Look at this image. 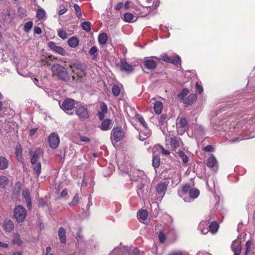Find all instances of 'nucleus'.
Here are the masks:
<instances>
[{
  "label": "nucleus",
  "instance_id": "nucleus-54",
  "mask_svg": "<svg viewBox=\"0 0 255 255\" xmlns=\"http://www.w3.org/2000/svg\"><path fill=\"white\" fill-rule=\"evenodd\" d=\"M188 254L183 250H176L171 252L169 255H188Z\"/></svg>",
  "mask_w": 255,
  "mask_h": 255
},
{
  "label": "nucleus",
  "instance_id": "nucleus-21",
  "mask_svg": "<svg viewBox=\"0 0 255 255\" xmlns=\"http://www.w3.org/2000/svg\"><path fill=\"white\" fill-rule=\"evenodd\" d=\"M130 111L133 115H135V118L140 123L143 128L148 127L146 123L141 115L136 114L133 108H130Z\"/></svg>",
  "mask_w": 255,
  "mask_h": 255
},
{
  "label": "nucleus",
  "instance_id": "nucleus-7",
  "mask_svg": "<svg viewBox=\"0 0 255 255\" xmlns=\"http://www.w3.org/2000/svg\"><path fill=\"white\" fill-rule=\"evenodd\" d=\"M13 216L18 223H22L26 217V210L22 206L18 205L14 209Z\"/></svg>",
  "mask_w": 255,
  "mask_h": 255
},
{
  "label": "nucleus",
  "instance_id": "nucleus-48",
  "mask_svg": "<svg viewBox=\"0 0 255 255\" xmlns=\"http://www.w3.org/2000/svg\"><path fill=\"white\" fill-rule=\"evenodd\" d=\"M155 148H156V149L158 150H160L161 151V153L166 156H168L170 154V152L166 150L163 147V146L161 145H156V146H155Z\"/></svg>",
  "mask_w": 255,
  "mask_h": 255
},
{
  "label": "nucleus",
  "instance_id": "nucleus-60",
  "mask_svg": "<svg viewBox=\"0 0 255 255\" xmlns=\"http://www.w3.org/2000/svg\"><path fill=\"white\" fill-rule=\"evenodd\" d=\"M252 244V242L251 240H248L246 243V253L245 255H247L250 251L251 247Z\"/></svg>",
  "mask_w": 255,
  "mask_h": 255
},
{
  "label": "nucleus",
  "instance_id": "nucleus-55",
  "mask_svg": "<svg viewBox=\"0 0 255 255\" xmlns=\"http://www.w3.org/2000/svg\"><path fill=\"white\" fill-rule=\"evenodd\" d=\"M33 26V22L31 21H28L24 25V30L25 32H28L31 29Z\"/></svg>",
  "mask_w": 255,
  "mask_h": 255
},
{
  "label": "nucleus",
  "instance_id": "nucleus-59",
  "mask_svg": "<svg viewBox=\"0 0 255 255\" xmlns=\"http://www.w3.org/2000/svg\"><path fill=\"white\" fill-rule=\"evenodd\" d=\"M121 68L122 70L128 71V63L125 60H121Z\"/></svg>",
  "mask_w": 255,
  "mask_h": 255
},
{
  "label": "nucleus",
  "instance_id": "nucleus-52",
  "mask_svg": "<svg viewBox=\"0 0 255 255\" xmlns=\"http://www.w3.org/2000/svg\"><path fill=\"white\" fill-rule=\"evenodd\" d=\"M73 7L75 10V13L77 16L78 18L81 17L82 16V12L80 6L78 4H74Z\"/></svg>",
  "mask_w": 255,
  "mask_h": 255
},
{
  "label": "nucleus",
  "instance_id": "nucleus-11",
  "mask_svg": "<svg viewBox=\"0 0 255 255\" xmlns=\"http://www.w3.org/2000/svg\"><path fill=\"white\" fill-rule=\"evenodd\" d=\"M75 113L79 119L85 120L89 118V114L87 109L83 105H78L75 107Z\"/></svg>",
  "mask_w": 255,
  "mask_h": 255
},
{
  "label": "nucleus",
  "instance_id": "nucleus-64",
  "mask_svg": "<svg viewBox=\"0 0 255 255\" xmlns=\"http://www.w3.org/2000/svg\"><path fill=\"white\" fill-rule=\"evenodd\" d=\"M203 150L205 152H212L213 151L214 149L212 145H208L203 148Z\"/></svg>",
  "mask_w": 255,
  "mask_h": 255
},
{
  "label": "nucleus",
  "instance_id": "nucleus-15",
  "mask_svg": "<svg viewBox=\"0 0 255 255\" xmlns=\"http://www.w3.org/2000/svg\"><path fill=\"white\" fill-rule=\"evenodd\" d=\"M59 138L57 134L54 133L50 134L48 137V143L51 148H56L59 144Z\"/></svg>",
  "mask_w": 255,
  "mask_h": 255
},
{
  "label": "nucleus",
  "instance_id": "nucleus-62",
  "mask_svg": "<svg viewBox=\"0 0 255 255\" xmlns=\"http://www.w3.org/2000/svg\"><path fill=\"white\" fill-rule=\"evenodd\" d=\"M101 112L107 113L108 112L107 106L106 104L104 102H102L100 104Z\"/></svg>",
  "mask_w": 255,
  "mask_h": 255
},
{
  "label": "nucleus",
  "instance_id": "nucleus-5",
  "mask_svg": "<svg viewBox=\"0 0 255 255\" xmlns=\"http://www.w3.org/2000/svg\"><path fill=\"white\" fill-rule=\"evenodd\" d=\"M125 132L121 127H114L111 130V139L113 144L122 140L125 137Z\"/></svg>",
  "mask_w": 255,
  "mask_h": 255
},
{
  "label": "nucleus",
  "instance_id": "nucleus-32",
  "mask_svg": "<svg viewBox=\"0 0 255 255\" xmlns=\"http://www.w3.org/2000/svg\"><path fill=\"white\" fill-rule=\"evenodd\" d=\"M209 231L212 234L216 233L219 229V225L216 222H212L208 225Z\"/></svg>",
  "mask_w": 255,
  "mask_h": 255
},
{
  "label": "nucleus",
  "instance_id": "nucleus-29",
  "mask_svg": "<svg viewBox=\"0 0 255 255\" xmlns=\"http://www.w3.org/2000/svg\"><path fill=\"white\" fill-rule=\"evenodd\" d=\"M65 230L63 227H60L58 230V236L61 243H65L66 242V238L65 236Z\"/></svg>",
  "mask_w": 255,
  "mask_h": 255
},
{
  "label": "nucleus",
  "instance_id": "nucleus-24",
  "mask_svg": "<svg viewBox=\"0 0 255 255\" xmlns=\"http://www.w3.org/2000/svg\"><path fill=\"white\" fill-rule=\"evenodd\" d=\"M14 227V223L11 220H7L3 222V228L6 232H11L13 231Z\"/></svg>",
  "mask_w": 255,
  "mask_h": 255
},
{
  "label": "nucleus",
  "instance_id": "nucleus-8",
  "mask_svg": "<svg viewBox=\"0 0 255 255\" xmlns=\"http://www.w3.org/2000/svg\"><path fill=\"white\" fill-rule=\"evenodd\" d=\"M166 145H170L173 151H175L178 147L183 145V142L180 138L177 136L170 137L166 136L165 137Z\"/></svg>",
  "mask_w": 255,
  "mask_h": 255
},
{
  "label": "nucleus",
  "instance_id": "nucleus-43",
  "mask_svg": "<svg viewBox=\"0 0 255 255\" xmlns=\"http://www.w3.org/2000/svg\"><path fill=\"white\" fill-rule=\"evenodd\" d=\"M170 62L169 63H172L174 65H178L181 63V59L179 56L174 55L170 58Z\"/></svg>",
  "mask_w": 255,
  "mask_h": 255
},
{
  "label": "nucleus",
  "instance_id": "nucleus-14",
  "mask_svg": "<svg viewBox=\"0 0 255 255\" xmlns=\"http://www.w3.org/2000/svg\"><path fill=\"white\" fill-rule=\"evenodd\" d=\"M207 166L215 172H217L218 168V162L217 159L213 155H210L207 158Z\"/></svg>",
  "mask_w": 255,
  "mask_h": 255
},
{
  "label": "nucleus",
  "instance_id": "nucleus-49",
  "mask_svg": "<svg viewBox=\"0 0 255 255\" xmlns=\"http://www.w3.org/2000/svg\"><path fill=\"white\" fill-rule=\"evenodd\" d=\"M45 11L43 9L39 8L37 11L36 16L38 19L42 20L45 17Z\"/></svg>",
  "mask_w": 255,
  "mask_h": 255
},
{
  "label": "nucleus",
  "instance_id": "nucleus-35",
  "mask_svg": "<svg viewBox=\"0 0 255 255\" xmlns=\"http://www.w3.org/2000/svg\"><path fill=\"white\" fill-rule=\"evenodd\" d=\"M187 125V122L185 118H181L179 121L177 123V127L181 128L182 131H184V129Z\"/></svg>",
  "mask_w": 255,
  "mask_h": 255
},
{
  "label": "nucleus",
  "instance_id": "nucleus-39",
  "mask_svg": "<svg viewBox=\"0 0 255 255\" xmlns=\"http://www.w3.org/2000/svg\"><path fill=\"white\" fill-rule=\"evenodd\" d=\"M12 243L13 244L20 246L22 244V241L20 240V236L18 234H15L12 236Z\"/></svg>",
  "mask_w": 255,
  "mask_h": 255
},
{
  "label": "nucleus",
  "instance_id": "nucleus-44",
  "mask_svg": "<svg viewBox=\"0 0 255 255\" xmlns=\"http://www.w3.org/2000/svg\"><path fill=\"white\" fill-rule=\"evenodd\" d=\"M160 163V158L158 155H153L152 158V165L156 168L159 166Z\"/></svg>",
  "mask_w": 255,
  "mask_h": 255
},
{
  "label": "nucleus",
  "instance_id": "nucleus-63",
  "mask_svg": "<svg viewBox=\"0 0 255 255\" xmlns=\"http://www.w3.org/2000/svg\"><path fill=\"white\" fill-rule=\"evenodd\" d=\"M78 135L79 136V138L81 141L87 142L90 141V139L88 137L83 135L81 134H79Z\"/></svg>",
  "mask_w": 255,
  "mask_h": 255
},
{
  "label": "nucleus",
  "instance_id": "nucleus-38",
  "mask_svg": "<svg viewBox=\"0 0 255 255\" xmlns=\"http://www.w3.org/2000/svg\"><path fill=\"white\" fill-rule=\"evenodd\" d=\"M181 180V174L177 172H175L174 175L172 177V182L173 184H174L175 185H177L178 183L180 182Z\"/></svg>",
  "mask_w": 255,
  "mask_h": 255
},
{
  "label": "nucleus",
  "instance_id": "nucleus-28",
  "mask_svg": "<svg viewBox=\"0 0 255 255\" xmlns=\"http://www.w3.org/2000/svg\"><path fill=\"white\" fill-rule=\"evenodd\" d=\"M9 166L8 160L4 156H0V170H3Z\"/></svg>",
  "mask_w": 255,
  "mask_h": 255
},
{
  "label": "nucleus",
  "instance_id": "nucleus-12",
  "mask_svg": "<svg viewBox=\"0 0 255 255\" xmlns=\"http://www.w3.org/2000/svg\"><path fill=\"white\" fill-rule=\"evenodd\" d=\"M70 67L73 73H75V69L79 71L76 74H77V76H79L80 78H82V77L85 75V71L86 67L84 64L81 63L76 62L71 65Z\"/></svg>",
  "mask_w": 255,
  "mask_h": 255
},
{
  "label": "nucleus",
  "instance_id": "nucleus-58",
  "mask_svg": "<svg viewBox=\"0 0 255 255\" xmlns=\"http://www.w3.org/2000/svg\"><path fill=\"white\" fill-rule=\"evenodd\" d=\"M139 251L136 248L130 249L129 252H128V255H139Z\"/></svg>",
  "mask_w": 255,
  "mask_h": 255
},
{
  "label": "nucleus",
  "instance_id": "nucleus-10",
  "mask_svg": "<svg viewBox=\"0 0 255 255\" xmlns=\"http://www.w3.org/2000/svg\"><path fill=\"white\" fill-rule=\"evenodd\" d=\"M178 194L181 198H183V200L185 202L190 203L198 198L200 195V191L197 188L191 189L189 193V197L184 196L183 194L180 193L179 192H178Z\"/></svg>",
  "mask_w": 255,
  "mask_h": 255
},
{
  "label": "nucleus",
  "instance_id": "nucleus-26",
  "mask_svg": "<svg viewBox=\"0 0 255 255\" xmlns=\"http://www.w3.org/2000/svg\"><path fill=\"white\" fill-rule=\"evenodd\" d=\"M197 99V95L196 94H192L185 98L182 102L183 104L188 105H192Z\"/></svg>",
  "mask_w": 255,
  "mask_h": 255
},
{
  "label": "nucleus",
  "instance_id": "nucleus-46",
  "mask_svg": "<svg viewBox=\"0 0 255 255\" xmlns=\"http://www.w3.org/2000/svg\"><path fill=\"white\" fill-rule=\"evenodd\" d=\"M90 55L92 56L93 59H96L97 57L98 49L96 46L91 47L89 52Z\"/></svg>",
  "mask_w": 255,
  "mask_h": 255
},
{
  "label": "nucleus",
  "instance_id": "nucleus-2",
  "mask_svg": "<svg viewBox=\"0 0 255 255\" xmlns=\"http://www.w3.org/2000/svg\"><path fill=\"white\" fill-rule=\"evenodd\" d=\"M136 0H128V23L133 22L137 20L138 17L146 16L142 14L141 8L137 4H134V2Z\"/></svg>",
  "mask_w": 255,
  "mask_h": 255
},
{
  "label": "nucleus",
  "instance_id": "nucleus-57",
  "mask_svg": "<svg viewBox=\"0 0 255 255\" xmlns=\"http://www.w3.org/2000/svg\"><path fill=\"white\" fill-rule=\"evenodd\" d=\"M158 239L159 242L161 243H164L166 240V236L162 231H160L158 234Z\"/></svg>",
  "mask_w": 255,
  "mask_h": 255
},
{
  "label": "nucleus",
  "instance_id": "nucleus-51",
  "mask_svg": "<svg viewBox=\"0 0 255 255\" xmlns=\"http://www.w3.org/2000/svg\"><path fill=\"white\" fill-rule=\"evenodd\" d=\"M190 186L189 184L184 185L182 187L181 191H179L180 193H182L184 195V196H187L186 195L188 193H189L190 190H191Z\"/></svg>",
  "mask_w": 255,
  "mask_h": 255
},
{
  "label": "nucleus",
  "instance_id": "nucleus-27",
  "mask_svg": "<svg viewBox=\"0 0 255 255\" xmlns=\"http://www.w3.org/2000/svg\"><path fill=\"white\" fill-rule=\"evenodd\" d=\"M137 217L140 222H143L147 218V211L146 210H141L139 211L137 213Z\"/></svg>",
  "mask_w": 255,
  "mask_h": 255
},
{
  "label": "nucleus",
  "instance_id": "nucleus-37",
  "mask_svg": "<svg viewBox=\"0 0 255 255\" xmlns=\"http://www.w3.org/2000/svg\"><path fill=\"white\" fill-rule=\"evenodd\" d=\"M177 154L179 158L182 160L183 164H186L188 162V157L183 151L179 150Z\"/></svg>",
  "mask_w": 255,
  "mask_h": 255
},
{
  "label": "nucleus",
  "instance_id": "nucleus-4",
  "mask_svg": "<svg viewBox=\"0 0 255 255\" xmlns=\"http://www.w3.org/2000/svg\"><path fill=\"white\" fill-rule=\"evenodd\" d=\"M159 4V0H146L145 5L138 4L142 14L147 15L149 13L156 9Z\"/></svg>",
  "mask_w": 255,
  "mask_h": 255
},
{
  "label": "nucleus",
  "instance_id": "nucleus-33",
  "mask_svg": "<svg viewBox=\"0 0 255 255\" xmlns=\"http://www.w3.org/2000/svg\"><path fill=\"white\" fill-rule=\"evenodd\" d=\"M9 180L8 178L4 175L0 176V187L4 188L8 184Z\"/></svg>",
  "mask_w": 255,
  "mask_h": 255
},
{
  "label": "nucleus",
  "instance_id": "nucleus-45",
  "mask_svg": "<svg viewBox=\"0 0 255 255\" xmlns=\"http://www.w3.org/2000/svg\"><path fill=\"white\" fill-rule=\"evenodd\" d=\"M58 35L61 39L64 40L68 38V35L65 30L62 29H58Z\"/></svg>",
  "mask_w": 255,
  "mask_h": 255
},
{
  "label": "nucleus",
  "instance_id": "nucleus-41",
  "mask_svg": "<svg viewBox=\"0 0 255 255\" xmlns=\"http://www.w3.org/2000/svg\"><path fill=\"white\" fill-rule=\"evenodd\" d=\"M189 90L187 88H184L182 90L181 92L178 95V97L181 102L183 100L185 99L186 96L188 94Z\"/></svg>",
  "mask_w": 255,
  "mask_h": 255
},
{
  "label": "nucleus",
  "instance_id": "nucleus-6",
  "mask_svg": "<svg viewBox=\"0 0 255 255\" xmlns=\"http://www.w3.org/2000/svg\"><path fill=\"white\" fill-rule=\"evenodd\" d=\"M169 183L168 181H162L158 183L156 186L157 199L161 201L164 196L168 185Z\"/></svg>",
  "mask_w": 255,
  "mask_h": 255
},
{
  "label": "nucleus",
  "instance_id": "nucleus-25",
  "mask_svg": "<svg viewBox=\"0 0 255 255\" xmlns=\"http://www.w3.org/2000/svg\"><path fill=\"white\" fill-rule=\"evenodd\" d=\"M22 195L26 201L27 208L30 209L32 207V204L29 190L28 189L24 190L22 193Z\"/></svg>",
  "mask_w": 255,
  "mask_h": 255
},
{
  "label": "nucleus",
  "instance_id": "nucleus-53",
  "mask_svg": "<svg viewBox=\"0 0 255 255\" xmlns=\"http://www.w3.org/2000/svg\"><path fill=\"white\" fill-rule=\"evenodd\" d=\"M112 91L114 96H118L120 93V89L118 86L114 85L112 88Z\"/></svg>",
  "mask_w": 255,
  "mask_h": 255
},
{
  "label": "nucleus",
  "instance_id": "nucleus-17",
  "mask_svg": "<svg viewBox=\"0 0 255 255\" xmlns=\"http://www.w3.org/2000/svg\"><path fill=\"white\" fill-rule=\"evenodd\" d=\"M154 57H145L144 58V66L148 70H153L157 66L156 62L153 59Z\"/></svg>",
  "mask_w": 255,
  "mask_h": 255
},
{
  "label": "nucleus",
  "instance_id": "nucleus-42",
  "mask_svg": "<svg viewBox=\"0 0 255 255\" xmlns=\"http://www.w3.org/2000/svg\"><path fill=\"white\" fill-rule=\"evenodd\" d=\"M119 169L122 175L126 174L128 171L127 163H118Z\"/></svg>",
  "mask_w": 255,
  "mask_h": 255
},
{
  "label": "nucleus",
  "instance_id": "nucleus-22",
  "mask_svg": "<svg viewBox=\"0 0 255 255\" xmlns=\"http://www.w3.org/2000/svg\"><path fill=\"white\" fill-rule=\"evenodd\" d=\"M198 230L204 235L207 234L209 231L208 229V223L207 221H202L198 226Z\"/></svg>",
  "mask_w": 255,
  "mask_h": 255
},
{
  "label": "nucleus",
  "instance_id": "nucleus-47",
  "mask_svg": "<svg viewBox=\"0 0 255 255\" xmlns=\"http://www.w3.org/2000/svg\"><path fill=\"white\" fill-rule=\"evenodd\" d=\"M157 60L162 59L163 61H165L167 63H169L170 62V58L171 57H169L166 53L162 54L160 57H157L156 56L154 57Z\"/></svg>",
  "mask_w": 255,
  "mask_h": 255
},
{
  "label": "nucleus",
  "instance_id": "nucleus-1",
  "mask_svg": "<svg viewBox=\"0 0 255 255\" xmlns=\"http://www.w3.org/2000/svg\"><path fill=\"white\" fill-rule=\"evenodd\" d=\"M135 175H131L130 172L129 176L130 177V180L132 182H137V193L139 196L143 193L142 189L149 181L148 178L147 176L144 175L143 172L141 171L136 170L134 173Z\"/></svg>",
  "mask_w": 255,
  "mask_h": 255
},
{
  "label": "nucleus",
  "instance_id": "nucleus-50",
  "mask_svg": "<svg viewBox=\"0 0 255 255\" xmlns=\"http://www.w3.org/2000/svg\"><path fill=\"white\" fill-rule=\"evenodd\" d=\"M81 26L82 29L87 32L90 31L91 29V22L89 21H85L82 22L81 24Z\"/></svg>",
  "mask_w": 255,
  "mask_h": 255
},
{
  "label": "nucleus",
  "instance_id": "nucleus-23",
  "mask_svg": "<svg viewBox=\"0 0 255 255\" xmlns=\"http://www.w3.org/2000/svg\"><path fill=\"white\" fill-rule=\"evenodd\" d=\"M112 121L111 120L107 119L104 120L100 127L101 129L102 130H108L110 129L112 125Z\"/></svg>",
  "mask_w": 255,
  "mask_h": 255
},
{
  "label": "nucleus",
  "instance_id": "nucleus-31",
  "mask_svg": "<svg viewBox=\"0 0 255 255\" xmlns=\"http://www.w3.org/2000/svg\"><path fill=\"white\" fill-rule=\"evenodd\" d=\"M67 42L70 47L75 48L78 45L79 40L76 37L73 36L68 39Z\"/></svg>",
  "mask_w": 255,
  "mask_h": 255
},
{
  "label": "nucleus",
  "instance_id": "nucleus-16",
  "mask_svg": "<svg viewBox=\"0 0 255 255\" xmlns=\"http://www.w3.org/2000/svg\"><path fill=\"white\" fill-rule=\"evenodd\" d=\"M29 155L31 156V163L35 164L38 162V159L42 155L43 152L41 148H37L35 151L33 152L32 150L29 151Z\"/></svg>",
  "mask_w": 255,
  "mask_h": 255
},
{
  "label": "nucleus",
  "instance_id": "nucleus-3",
  "mask_svg": "<svg viewBox=\"0 0 255 255\" xmlns=\"http://www.w3.org/2000/svg\"><path fill=\"white\" fill-rule=\"evenodd\" d=\"M51 71L54 76L63 81L69 80V74L65 67L59 64H55L51 66Z\"/></svg>",
  "mask_w": 255,
  "mask_h": 255
},
{
  "label": "nucleus",
  "instance_id": "nucleus-61",
  "mask_svg": "<svg viewBox=\"0 0 255 255\" xmlns=\"http://www.w3.org/2000/svg\"><path fill=\"white\" fill-rule=\"evenodd\" d=\"M79 197L78 194H76L73 198L71 202L69 203L70 206H73L76 205L79 202Z\"/></svg>",
  "mask_w": 255,
  "mask_h": 255
},
{
  "label": "nucleus",
  "instance_id": "nucleus-34",
  "mask_svg": "<svg viewBox=\"0 0 255 255\" xmlns=\"http://www.w3.org/2000/svg\"><path fill=\"white\" fill-rule=\"evenodd\" d=\"M252 117H250L249 115H245L243 118L239 121L240 124L242 125V127L243 128L244 125H246V123H248L249 125H251L253 122L252 120Z\"/></svg>",
  "mask_w": 255,
  "mask_h": 255
},
{
  "label": "nucleus",
  "instance_id": "nucleus-20",
  "mask_svg": "<svg viewBox=\"0 0 255 255\" xmlns=\"http://www.w3.org/2000/svg\"><path fill=\"white\" fill-rule=\"evenodd\" d=\"M231 248L234 252V255H240L242 251V247L240 243H237L236 240H234L232 243Z\"/></svg>",
  "mask_w": 255,
  "mask_h": 255
},
{
  "label": "nucleus",
  "instance_id": "nucleus-30",
  "mask_svg": "<svg viewBox=\"0 0 255 255\" xmlns=\"http://www.w3.org/2000/svg\"><path fill=\"white\" fill-rule=\"evenodd\" d=\"M154 111L157 114H160L162 111L163 104L161 102L159 101H156L154 104Z\"/></svg>",
  "mask_w": 255,
  "mask_h": 255
},
{
  "label": "nucleus",
  "instance_id": "nucleus-19",
  "mask_svg": "<svg viewBox=\"0 0 255 255\" xmlns=\"http://www.w3.org/2000/svg\"><path fill=\"white\" fill-rule=\"evenodd\" d=\"M151 133V131L148 127L144 128V129L139 133V138L143 141L148 138L150 136Z\"/></svg>",
  "mask_w": 255,
  "mask_h": 255
},
{
  "label": "nucleus",
  "instance_id": "nucleus-40",
  "mask_svg": "<svg viewBox=\"0 0 255 255\" xmlns=\"http://www.w3.org/2000/svg\"><path fill=\"white\" fill-rule=\"evenodd\" d=\"M108 36L105 33H102L100 34L98 37L99 42L102 44L104 45L107 41Z\"/></svg>",
  "mask_w": 255,
  "mask_h": 255
},
{
  "label": "nucleus",
  "instance_id": "nucleus-18",
  "mask_svg": "<svg viewBox=\"0 0 255 255\" xmlns=\"http://www.w3.org/2000/svg\"><path fill=\"white\" fill-rule=\"evenodd\" d=\"M48 46L53 51L62 56L66 55L68 53L62 47L57 46L56 44L52 41H50L48 43Z\"/></svg>",
  "mask_w": 255,
  "mask_h": 255
},
{
  "label": "nucleus",
  "instance_id": "nucleus-56",
  "mask_svg": "<svg viewBox=\"0 0 255 255\" xmlns=\"http://www.w3.org/2000/svg\"><path fill=\"white\" fill-rule=\"evenodd\" d=\"M17 12L21 17H23L26 16V10L24 8L20 7L18 8Z\"/></svg>",
  "mask_w": 255,
  "mask_h": 255
},
{
  "label": "nucleus",
  "instance_id": "nucleus-36",
  "mask_svg": "<svg viewBox=\"0 0 255 255\" xmlns=\"http://www.w3.org/2000/svg\"><path fill=\"white\" fill-rule=\"evenodd\" d=\"M33 165V170L34 173L37 176H39L41 173V164L40 162H36L35 164H32Z\"/></svg>",
  "mask_w": 255,
  "mask_h": 255
},
{
  "label": "nucleus",
  "instance_id": "nucleus-13",
  "mask_svg": "<svg viewBox=\"0 0 255 255\" xmlns=\"http://www.w3.org/2000/svg\"><path fill=\"white\" fill-rule=\"evenodd\" d=\"M15 11L12 8L9 7L2 11L1 14L3 19L7 22L11 21L13 18Z\"/></svg>",
  "mask_w": 255,
  "mask_h": 255
},
{
  "label": "nucleus",
  "instance_id": "nucleus-9",
  "mask_svg": "<svg viewBox=\"0 0 255 255\" xmlns=\"http://www.w3.org/2000/svg\"><path fill=\"white\" fill-rule=\"evenodd\" d=\"M60 108L66 113L69 114V111H71L74 107L76 104V101L70 98L65 99L61 104L59 102ZM73 113H71L70 115H73Z\"/></svg>",
  "mask_w": 255,
  "mask_h": 255
}]
</instances>
